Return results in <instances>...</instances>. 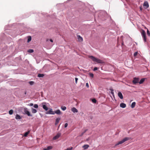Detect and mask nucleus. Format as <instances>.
Returning a JSON list of instances; mask_svg holds the SVG:
<instances>
[{
    "instance_id": "obj_1",
    "label": "nucleus",
    "mask_w": 150,
    "mask_h": 150,
    "mask_svg": "<svg viewBox=\"0 0 150 150\" xmlns=\"http://www.w3.org/2000/svg\"><path fill=\"white\" fill-rule=\"evenodd\" d=\"M91 59L93 62H95L98 63L103 64L104 62L102 60L98 59L92 56H89L88 57Z\"/></svg>"
},
{
    "instance_id": "obj_2",
    "label": "nucleus",
    "mask_w": 150,
    "mask_h": 150,
    "mask_svg": "<svg viewBox=\"0 0 150 150\" xmlns=\"http://www.w3.org/2000/svg\"><path fill=\"white\" fill-rule=\"evenodd\" d=\"M130 139V138L129 137H125L123 139H122L121 141H120L118 142L116 144L115 146L113 147L114 148H115L117 147V146L121 144L122 143H124V142L127 141Z\"/></svg>"
},
{
    "instance_id": "obj_3",
    "label": "nucleus",
    "mask_w": 150,
    "mask_h": 150,
    "mask_svg": "<svg viewBox=\"0 0 150 150\" xmlns=\"http://www.w3.org/2000/svg\"><path fill=\"white\" fill-rule=\"evenodd\" d=\"M142 35L143 38L144 42H146V33L145 31L144 30H142Z\"/></svg>"
},
{
    "instance_id": "obj_4",
    "label": "nucleus",
    "mask_w": 150,
    "mask_h": 150,
    "mask_svg": "<svg viewBox=\"0 0 150 150\" xmlns=\"http://www.w3.org/2000/svg\"><path fill=\"white\" fill-rule=\"evenodd\" d=\"M24 112L26 114H27L28 116H32V115L30 114V112L28 110V109L27 108H24Z\"/></svg>"
},
{
    "instance_id": "obj_5",
    "label": "nucleus",
    "mask_w": 150,
    "mask_h": 150,
    "mask_svg": "<svg viewBox=\"0 0 150 150\" xmlns=\"http://www.w3.org/2000/svg\"><path fill=\"white\" fill-rule=\"evenodd\" d=\"M46 103L45 102H43L42 103V106L43 108V109L45 110V111H47L48 108L47 106L46 105Z\"/></svg>"
},
{
    "instance_id": "obj_6",
    "label": "nucleus",
    "mask_w": 150,
    "mask_h": 150,
    "mask_svg": "<svg viewBox=\"0 0 150 150\" xmlns=\"http://www.w3.org/2000/svg\"><path fill=\"white\" fill-rule=\"evenodd\" d=\"M139 78L136 77L134 78L132 81V83L134 84H136L137 83H139Z\"/></svg>"
},
{
    "instance_id": "obj_7",
    "label": "nucleus",
    "mask_w": 150,
    "mask_h": 150,
    "mask_svg": "<svg viewBox=\"0 0 150 150\" xmlns=\"http://www.w3.org/2000/svg\"><path fill=\"white\" fill-rule=\"evenodd\" d=\"M54 112L52 111V109L50 108L48 111L46 112V114H47L54 115L55 114V113Z\"/></svg>"
},
{
    "instance_id": "obj_8",
    "label": "nucleus",
    "mask_w": 150,
    "mask_h": 150,
    "mask_svg": "<svg viewBox=\"0 0 150 150\" xmlns=\"http://www.w3.org/2000/svg\"><path fill=\"white\" fill-rule=\"evenodd\" d=\"M61 134V133H58L56 136L53 137V140H56L58 139L60 137Z\"/></svg>"
},
{
    "instance_id": "obj_9",
    "label": "nucleus",
    "mask_w": 150,
    "mask_h": 150,
    "mask_svg": "<svg viewBox=\"0 0 150 150\" xmlns=\"http://www.w3.org/2000/svg\"><path fill=\"white\" fill-rule=\"evenodd\" d=\"M143 6L145 8H147L149 6L148 2L147 1H145L143 4Z\"/></svg>"
},
{
    "instance_id": "obj_10",
    "label": "nucleus",
    "mask_w": 150,
    "mask_h": 150,
    "mask_svg": "<svg viewBox=\"0 0 150 150\" xmlns=\"http://www.w3.org/2000/svg\"><path fill=\"white\" fill-rule=\"evenodd\" d=\"M77 37L78 40L79 42H81L83 41V38L80 36L78 35L77 36Z\"/></svg>"
},
{
    "instance_id": "obj_11",
    "label": "nucleus",
    "mask_w": 150,
    "mask_h": 150,
    "mask_svg": "<svg viewBox=\"0 0 150 150\" xmlns=\"http://www.w3.org/2000/svg\"><path fill=\"white\" fill-rule=\"evenodd\" d=\"M118 95L119 97L121 99H122L123 98V95L122 93L120 92H119L118 93Z\"/></svg>"
},
{
    "instance_id": "obj_12",
    "label": "nucleus",
    "mask_w": 150,
    "mask_h": 150,
    "mask_svg": "<svg viewBox=\"0 0 150 150\" xmlns=\"http://www.w3.org/2000/svg\"><path fill=\"white\" fill-rule=\"evenodd\" d=\"M52 148V147L51 146H49L47 148H44L43 150H50Z\"/></svg>"
},
{
    "instance_id": "obj_13",
    "label": "nucleus",
    "mask_w": 150,
    "mask_h": 150,
    "mask_svg": "<svg viewBox=\"0 0 150 150\" xmlns=\"http://www.w3.org/2000/svg\"><path fill=\"white\" fill-rule=\"evenodd\" d=\"M126 105L124 103H121L120 104V106L123 108H124L126 107Z\"/></svg>"
},
{
    "instance_id": "obj_14",
    "label": "nucleus",
    "mask_w": 150,
    "mask_h": 150,
    "mask_svg": "<svg viewBox=\"0 0 150 150\" xmlns=\"http://www.w3.org/2000/svg\"><path fill=\"white\" fill-rule=\"evenodd\" d=\"M71 110L74 113L78 112L77 110L74 107L72 108Z\"/></svg>"
},
{
    "instance_id": "obj_15",
    "label": "nucleus",
    "mask_w": 150,
    "mask_h": 150,
    "mask_svg": "<svg viewBox=\"0 0 150 150\" xmlns=\"http://www.w3.org/2000/svg\"><path fill=\"white\" fill-rule=\"evenodd\" d=\"M60 120V118H57L56 119V121L55 122V125H57L58 123H59V120Z\"/></svg>"
},
{
    "instance_id": "obj_16",
    "label": "nucleus",
    "mask_w": 150,
    "mask_h": 150,
    "mask_svg": "<svg viewBox=\"0 0 150 150\" xmlns=\"http://www.w3.org/2000/svg\"><path fill=\"white\" fill-rule=\"evenodd\" d=\"M55 113H56L58 115H59L61 114V112L59 110H58L56 111H55L54 112Z\"/></svg>"
},
{
    "instance_id": "obj_17",
    "label": "nucleus",
    "mask_w": 150,
    "mask_h": 150,
    "mask_svg": "<svg viewBox=\"0 0 150 150\" xmlns=\"http://www.w3.org/2000/svg\"><path fill=\"white\" fill-rule=\"evenodd\" d=\"M89 145L88 144L85 145L83 146V147L84 149H86L89 147Z\"/></svg>"
},
{
    "instance_id": "obj_18",
    "label": "nucleus",
    "mask_w": 150,
    "mask_h": 150,
    "mask_svg": "<svg viewBox=\"0 0 150 150\" xmlns=\"http://www.w3.org/2000/svg\"><path fill=\"white\" fill-rule=\"evenodd\" d=\"M144 81L145 79L144 78L142 79L139 82V84H142L144 82Z\"/></svg>"
},
{
    "instance_id": "obj_19",
    "label": "nucleus",
    "mask_w": 150,
    "mask_h": 150,
    "mask_svg": "<svg viewBox=\"0 0 150 150\" xmlns=\"http://www.w3.org/2000/svg\"><path fill=\"white\" fill-rule=\"evenodd\" d=\"M135 105H136V103L135 102H133L132 103L131 105V107H132V108H134L135 106Z\"/></svg>"
},
{
    "instance_id": "obj_20",
    "label": "nucleus",
    "mask_w": 150,
    "mask_h": 150,
    "mask_svg": "<svg viewBox=\"0 0 150 150\" xmlns=\"http://www.w3.org/2000/svg\"><path fill=\"white\" fill-rule=\"evenodd\" d=\"M16 119H19L20 120L21 119V117L18 114H16Z\"/></svg>"
},
{
    "instance_id": "obj_21",
    "label": "nucleus",
    "mask_w": 150,
    "mask_h": 150,
    "mask_svg": "<svg viewBox=\"0 0 150 150\" xmlns=\"http://www.w3.org/2000/svg\"><path fill=\"white\" fill-rule=\"evenodd\" d=\"M37 110L33 108H32V112L33 113H35L37 112Z\"/></svg>"
},
{
    "instance_id": "obj_22",
    "label": "nucleus",
    "mask_w": 150,
    "mask_h": 150,
    "mask_svg": "<svg viewBox=\"0 0 150 150\" xmlns=\"http://www.w3.org/2000/svg\"><path fill=\"white\" fill-rule=\"evenodd\" d=\"M44 74H39L38 75V77H42L44 76Z\"/></svg>"
},
{
    "instance_id": "obj_23",
    "label": "nucleus",
    "mask_w": 150,
    "mask_h": 150,
    "mask_svg": "<svg viewBox=\"0 0 150 150\" xmlns=\"http://www.w3.org/2000/svg\"><path fill=\"white\" fill-rule=\"evenodd\" d=\"M30 131H28L25 133L24 134V136L25 137H27L28 135L30 133Z\"/></svg>"
},
{
    "instance_id": "obj_24",
    "label": "nucleus",
    "mask_w": 150,
    "mask_h": 150,
    "mask_svg": "<svg viewBox=\"0 0 150 150\" xmlns=\"http://www.w3.org/2000/svg\"><path fill=\"white\" fill-rule=\"evenodd\" d=\"M31 40V37L30 36H28V39L27 42H30Z\"/></svg>"
},
{
    "instance_id": "obj_25",
    "label": "nucleus",
    "mask_w": 150,
    "mask_h": 150,
    "mask_svg": "<svg viewBox=\"0 0 150 150\" xmlns=\"http://www.w3.org/2000/svg\"><path fill=\"white\" fill-rule=\"evenodd\" d=\"M13 111L12 110H11L9 111V114L11 115L13 114Z\"/></svg>"
},
{
    "instance_id": "obj_26",
    "label": "nucleus",
    "mask_w": 150,
    "mask_h": 150,
    "mask_svg": "<svg viewBox=\"0 0 150 150\" xmlns=\"http://www.w3.org/2000/svg\"><path fill=\"white\" fill-rule=\"evenodd\" d=\"M34 52V50H32V49H30V50H29L28 51V52H29V53H32L33 52Z\"/></svg>"
},
{
    "instance_id": "obj_27",
    "label": "nucleus",
    "mask_w": 150,
    "mask_h": 150,
    "mask_svg": "<svg viewBox=\"0 0 150 150\" xmlns=\"http://www.w3.org/2000/svg\"><path fill=\"white\" fill-rule=\"evenodd\" d=\"M61 108L62 109V110H65L67 108H66V107H65V106H63V107H61Z\"/></svg>"
},
{
    "instance_id": "obj_28",
    "label": "nucleus",
    "mask_w": 150,
    "mask_h": 150,
    "mask_svg": "<svg viewBox=\"0 0 150 150\" xmlns=\"http://www.w3.org/2000/svg\"><path fill=\"white\" fill-rule=\"evenodd\" d=\"M34 107L35 108H38V106L37 104H35L34 105Z\"/></svg>"
},
{
    "instance_id": "obj_29",
    "label": "nucleus",
    "mask_w": 150,
    "mask_h": 150,
    "mask_svg": "<svg viewBox=\"0 0 150 150\" xmlns=\"http://www.w3.org/2000/svg\"><path fill=\"white\" fill-rule=\"evenodd\" d=\"M147 33L148 35L150 36V33L148 29H147Z\"/></svg>"
},
{
    "instance_id": "obj_30",
    "label": "nucleus",
    "mask_w": 150,
    "mask_h": 150,
    "mask_svg": "<svg viewBox=\"0 0 150 150\" xmlns=\"http://www.w3.org/2000/svg\"><path fill=\"white\" fill-rule=\"evenodd\" d=\"M138 54V52H135L134 54V57H136V56H137V55Z\"/></svg>"
},
{
    "instance_id": "obj_31",
    "label": "nucleus",
    "mask_w": 150,
    "mask_h": 150,
    "mask_svg": "<svg viewBox=\"0 0 150 150\" xmlns=\"http://www.w3.org/2000/svg\"><path fill=\"white\" fill-rule=\"evenodd\" d=\"M92 101L94 103H96V99L94 98L92 99Z\"/></svg>"
},
{
    "instance_id": "obj_32",
    "label": "nucleus",
    "mask_w": 150,
    "mask_h": 150,
    "mask_svg": "<svg viewBox=\"0 0 150 150\" xmlns=\"http://www.w3.org/2000/svg\"><path fill=\"white\" fill-rule=\"evenodd\" d=\"M89 75L90 76L92 77V78H93V74L92 73H90Z\"/></svg>"
},
{
    "instance_id": "obj_33",
    "label": "nucleus",
    "mask_w": 150,
    "mask_h": 150,
    "mask_svg": "<svg viewBox=\"0 0 150 150\" xmlns=\"http://www.w3.org/2000/svg\"><path fill=\"white\" fill-rule=\"evenodd\" d=\"M29 83L30 85H33L34 83V82L33 81H31L29 82Z\"/></svg>"
},
{
    "instance_id": "obj_34",
    "label": "nucleus",
    "mask_w": 150,
    "mask_h": 150,
    "mask_svg": "<svg viewBox=\"0 0 150 150\" xmlns=\"http://www.w3.org/2000/svg\"><path fill=\"white\" fill-rule=\"evenodd\" d=\"M78 80V79L77 78H75V83L76 84L77 83V82Z\"/></svg>"
},
{
    "instance_id": "obj_35",
    "label": "nucleus",
    "mask_w": 150,
    "mask_h": 150,
    "mask_svg": "<svg viewBox=\"0 0 150 150\" xmlns=\"http://www.w3.org/2000/svg\"><path fill=\"white\" fill-rule=\"evenodd\" d=\"M111 93L112 94L113 96L114 95V92H113V90L112 89L111 90Z\"/></svg>"
},
{
    "instance_id": "obj_36",
    "label": "nucleus",
    "mask_w": 150,
    "mask_h": 150,
    "mask_svg": "<svg viewBox=\"0 0 150 150\" xmlns=\"http://www.w3.org/2000/svg\"><path fill=\"white\" fill-rule=\"evenodd\" d=\"M28 105L30 106H33V103H30L28 104Z\"/></svg>"
},
{
    "instance_id": "obj_37",
    "label": "nucleus",
    "mask_w": 150,
    "mask_h": 150,
    "mask_svg": "<svg viewBox=\"0 0 150 150\" xmlns=\"http://www.w3.org/2000/svg\"><path fill=\"white\" fill-rule=\"evenodd\" d=\"M68 124L67 123H65L64 125V127L65 128L67 127L68 126Z\"/></svg>"
},
{
    "instance_id": "obj_38",
    "label": "nucleus",
    "mask_w": 150,
    "mask_h": 150,
    "mask_svg": "<svg viewBox=\"0 0 150 150\" xmlns=\"http://www.w3.org/2000/svg\"><path fill=\"white\" fill-rule=\"evenodd\" d=\"M98 69V68L97 67H95L93 69V70L94 71H96Z\"/></svg>"
},
{
    "instance_id": "obj_39",
    "label": "nucleus",
    "mask_w": 150,
    "mask_h": 150,
    "mask_svg": "<svg viewBox=\"0 0 150 150\" xmlns=\"http://www.w3.org/2000/svg\"><path fill=\"white\" fill-rule=\"evenodd\" d=\"M86 86L88 88L89 87V86L88 85V83H86Z\"/></svg>"
},
{
    "instance_id": "obj_40",
    "label": "nucleus",
    "mask_w": 150,
    "mask_h": 150,
    "mask_svg": "<svg viewBox=\"0 0 150 150\" xmlns=\"http://www.w3.org/2000/svg\"><path fill=\"white\" fill-rule=\"evenodd\" d=\"M72 147H71L70 148H68L66 150H72Z\"/></svg>"
},
{
    "instance_id": "obj_41",
    "label": "nucleus",
    "mask_w": 150,
    "mask_h": 150,
    "mask_svg": "<svg viewBox=\"0 0 150 150\" xmlns=\"http://www.w3.org/2000/svg\"><path fill=\"white\" fill-rule=\"evenodd\" d=\"M84 134V133L83 132V133H81V134H80V135H79V136H80V137H81V136H82L83 134Z\"/></svg>"
},
{
    "instance_id": "obj_42",
    "label": "nucleus",
    "mask_w": 150,
    "mask_h": 150,
    "mask_svg": "<svg viewBox=\"0 0 150 150\" xmlns=\"http://www.w3.org/2000/svg\"><path fill=\"white\" fill-rule=\"evenodd\" d=\"M140 10L141 11H142V6H140Z\"/></svg>"
},
{
    "instance_id": "obj_43",
    "label": "nucleus",
    "mask_w": 150,
    "mask_h": 150,
    "mask_svg": "<svg viewBox=\"0 0 150 150\" xmlns=\"http://www.w3.org/2000/svg\"><path fill=\"white\" fill-rule=\"evenodd\" d=\"M50 40V42H53V40H52V39H51Z\"/></svg>"
},
{
    "instance_id": "obj_44",
    "label": "nucleus",
    "mask_w": 150,
    "mask_h": 150,
    "mask_svg": "<svg viewBox=\"0 0 150 150\" xmlns=\"http://www.w3.org/2000/svg\"><path fill=\"white\" fill-rule=\"evenodd\" d=\"M87 130V129H86L85 130V131H84V132H83L84 133L85 132H86Z\"/></svg>"
},
{
    "instance_id": "obj_45",
    "label": "nucleus",
    "mask_w": 150,
    "mask_h": 150,
    "mask_svg": "<svg viewBox=\"0 0 150 150\" xmlns=\"http://www.w3.org/2000/svg\"><path fill=\"white\" fill-rule=\"evenodd\" d=\"M26 92H25V94H26Z\"/></svg>"
}]
</instances>
